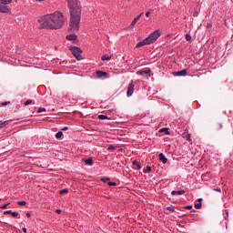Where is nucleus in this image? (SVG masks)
<instances>
[{
	"label": "nucleus",
	"instance_id": "2",
	"mask_svg": "<svg viewBox=\"0 0 233 233\" xmlns=\"http://www.w3.org/2000/svg\"><path fill=\"white\" fill-rule=\"evenodd\" d=\"M69 32H79V23H81V9L70 12Z\"/></svg>",
	"mask_w": 233,
	"mask_h": 233
},
{
	"label": "nucleus",
	"instance_id": "17",
	"mask_svg": "<svg viewBox=\"0 0 233 233\" xmlns=\"http://www.w3.org/2000/svg\"><path fill=\"white\" fill-rule=\"evenodd\" d=\"M177 76H187V69H183L181 71L177 72Z\"/></svg>",
	"mask_w": 233,
	"mask_h": 233
},
{
	"label": "nucleus",
	"instance_id": "6",
	"mask_svg": "<svg viewBox=\"0 0 233 233\" xmlns=\"http://www.w3.org/2000/svg\"><path fill=\"white\" fill-rule=\"evenodd\" d=\"M147 45H150V42L148 41V38H145L144 40L138 42L136 45V48H141V46H145Z\"/></svg>",
	"mask_w": 233,
	"mask_h": 233
},
{
	"label": "nucleus",
	"instance_id": "10",
	"mask_svg": "<svg viewBox=\"0 0 233 233\" xmlns=\"http://www.w3.org/2000/svg\"><path fill=\"white\" fill-rule=\"evenodd\" d=\"M133 167L135 170H141V164L137 162V160L133 161Z\"/></svg>",
	"mask_w": 233,
	"mask_h": 233
},
{
	"label": "nucleus",
	"instance_id": "25",
	"mask_svg": "<svg viewBox=\"0 0 233 233\" xmlns=\"http://www.w3.org/2000/svg\"><path fill=\"white\" fill-rule=\"evenodd\" d=\"M17 205H20V207H25V205H26V201H18Z\"/></svg>",
	"mask_w": 233,
	"mask_h": 233
},
{
	"label": "nucleus",
	"instance_id": "49",
	"mask_svg": "<svg viewBox=\"0 0 233 233\" xmlns=\"http://www.w3.org/2000/svg\"><path fill=\"white\" fill-rule=\"evenodd\" d=\"M35 1H37L38 3H43V1L45 0H35Z\"/></svg>",
	"mask_w": 233,
	"mask_h": 233
},
{
	"label": "nucleus",
	"instance_id": "36",
	"mask_svg": "<svg viewBox=\"0 0 233 233\" xmlns=\"http://www.w3.org/2000/svg\"><path fill=\"white\" fill-rule=\"evenodd\" d=\"M184 208H186L187 210H192V206L188 205V206H186Z\"/></svg>",
	"mask_w": 233,
	"mask_h": 233
},
{
	"label": "nucleus",
	"instance_id": "22",
	"mask_svg": "<svg viewBox=\"0 0 233 233\" xmlns=\"http://www.w3.org/2000/svg\"><path fill=\"white\" fill-rule=\"evenodd\" d=\"M56 139H59L61 137H63V133L61 131H58L56 134Z\"/></svg>",
	"mask_w": 233,
	"mask_h": 233
},
{
	"label": "nucleus",
	"instance_id": "41",
	"mask_svg": "<svg viewBox=\"0 0 233 233\" xmlns=\"http://www.w3.org/2000/svg\"><path fill=\"white\" fill-rule=\"evenodd\" d=\"M218 130H221L223 128V125L221 124H218Z\"/></svg>",
	"mask_w": 233,
	"mask_h": 233
},
{
	"label": "nucleus",
	"instance_id": "35",
	"mask_svg": "<svg viewBox=\"0 0 233 233\" xmlns=\"http://www.w3.org/2000/svg\"><path fill=\"white\" fill-rule=\"evenodd\" d=\"M107 150H112V151H114V150H116V147H114V146H109V147H107Z\"/></svg>",
	"mask_w": 233,
	"mask_h": 233
},
{
	"label": "nucleus",
	"instance_id": "9",
	"mask_svg": "<svg viewBox=\"0 0 233 233\" xmlns=\"http://www.w3.org/2000/svg\"><path fill=\"white\" fill-rule=\"evenodd\" d=\"M66 39H67V41H76V39H77V35H76V34L67 35Z\"/></svg>",
	"mask_w": 233,
	"mask_h": 233
},
{
	"label": "nucleus",
	"instance_id": "47",
	"mask_svg": "<svg viewBox=\"0 0 233 233\" xmlns=\"http://www.w3.org/2000/svg\"><path fill=\"white\" fill-rule=\"evenodd\" d=\"M32 215L30 213H26V218H30Z\"/></svg>",
	"mask_w": 233,
	"mask_h": 233
},
{
	"label": "nucleus",
	"instance_id": "21",
	"mask_svg": "<svg viewBox=\"0 0 233 233\" xmlns=\"http://www.w3.org/2000/svg\"><path fill=\"white\" fill-rule=\"evenodd\" d=\"M148 172H152V167L150 166H147L146 169L144 170L145 174H147Z\"/></svg>",
	"mask_w": 233,
	"mask_h": 233
},
{
	"label": "nucleus",
	"instance_id": "29",
	"mask_svg": "<svg viewBox=\"0 0 233 233\" xmlns=\"http://www.w3.org/2000/svg\"><path fill=\"white\" fill-rule=\"evenodd\" d=\"M59 194H68V189H61Z\"/></svg>",
	"mask_w": 233,
	"mask_h": 233
},
{
	"label": "nucleus",
	"instance_id": "24",
	"mask_svg": "<svg viewBox=\"0 0 233 233\" xmlns=\"http://www.w3.org/2000/svg\"><path fill=\"white\" fill-rule=\"evenodd\" d=\"M98 119H108V116H106V115H99Z\"/></svg>",
	"mask_w": 233,
	"mask_h": 233
},
{
	"label": "nucleus",
	"instance_id": "45",
	"mask_svg": "<svg viewBox=\"0 0 233 233\" xmlns=\"http://www.w3.org/2000/svg\"><path fill=\"white\" fill-rule=\"evenodd\" d=\"M22 230L24 233H26V228H23Z\"/></svg>",
	"mask_w": 233,
	"mask_h": 233
},
{
	"label": "nucleus",
	"instance_id": "40",
	"mask_svg": "<svg viewBox=\"0 0 233 233\" xmlns=\"http://www.w3.org/2000/svg\"><path fill=\"white\" fill-rule=\"evenodd\" d=\"M167 210H169L170 212H174V208L171 207H167Z\"/></svg>",
	"mask_w": 233,
	"mask_h": 233
},
{
	"label": "nucleus",
	"instance_id": "39",
	"mask_svg": "<svg viewBox=\"0 0 233 233\" xmlns=\"http://www.w3.org/2000/svg\"><path fill=\"white\" fill-rule=\"evenodd\" d=\"M213 190H214L215 192H221V188H219V187L214 188Z\"/></svg>",
	"mask_w": 233,
	"mask_h": 233
},
{
	"label": "nucleus",
	"instance_id": "16",
	"mask_svg": "<svg viewBox=\"0 0 233 233\" xmlns=\"http://www.w3.org/2000/svg\"><path fill=\"white\" fill-rule=\"evenodd\" d=\"M96 74L97 77H105V76H106V72H103V71H96Z\"/></svg>",
	"mask_w": 233,
	"mask_h": 233
},
{
	"label": "nucleus",
	"instance_id": "37",
	"mask_svg": "<svg viewBox=\"0 0 233 233\" xmlns=\"http://www.w3.org/2000/svg\"><path fill=\"white\" fill-rule=\"evenodd\" d=\"M150 12H152V9L146 13V17H150Z\"/></svg>",
	"mask_w": 233,
	"mask_h": 233
},
{
	"label": "nucleus",
	"instance_id": "4",
	"mask_svg": "<svg viewBox=\"0 0 233 233\" xmlns=\"http://www.w3.org/2000/svg\"><path fill=\"white\" fill-rule=\"evenodd\" d=\"M70 51L72 52L73 56H75V57H76V59L81 60L82 59V56L81 53L83 52L81 50V48L74 46L70 47Z\"/></svg>",
	"mask_w": 233,
	"mask_h": 233
},
{
	"label": "nucleus",
	"instance_id": "50",
	"mask_svg": "<svg viewBox=\"0 0 233 233\" xmlns=\"http://www.w3.org/2000/svg\"><path fill=\"white\" fill-rule=\"evenodd\" d=\"M199 203H201V201H203V198H198Z\"/></svg>",
	"mask_w": 233,
	"mask_h": 233
},
{
	"label": "nucleus",
	"instance_id": "13",
	"mask_svg": "<svg viewBox=\"0 0 233 233\" xmlns=\"http://www.w3.org/2000/svg\"><path fill=\"white\" fill-rule=\"evenodd\" d=\"M141 15H143V13L140 14L138 16H137L136 18H134V20L131 23V26H136V24L139 21V19H141Z\"/></svg>",
	"mask_w": 233,
	"mask_h": 233
},
{
	"label": "nucleus",
	"instance_id": "51",
	"mask_svg": "<svg viewBox=\"0 0 233 233\" xmlns=\"http://www.w3.org/2000/svg\"><path fill=\"white\" fill-rule=\"evenodd\" d=\"M127 1H130V0H127Z\"/></svg>",
	"mask_w": 233,
	"mask_h": 233
},
{
	"label": "nucleus",
	"instance_id": "31",
	"mask_svg": "<svg viewBox=\"0 0 233 233\" xmlns=\"http://www.w3.org/2000/svg\"><path fill=\"white\" fill-rule=\"evenodd\" d=\"M107 185L109 186V187H116V182H107Z\"/></svg>",
	"mask_w": 233,
	"mask_h": 233
},
{
	"label": "nucleus",
	"instance_id": "30",
	"mask_svg": "<svg viewBox=\"0 0 233 233\" xmlns=\"http://www.w3.org/2000/svg\"><path fill=\"white\" fill-rule=\"evenodd\" d=\"M201 207H203V204H201V202L195 205V208H197V209L201 208Z\"/></svg>",
	"mask_w": 233,
	"mask_h": 233
},
{
	"label": "nucleus",
	"instance_id": "7",
	"mask_svg": "<svg viewBox=\"0 0 233 233\" xmlns=\"http://www.w3.org/2000/svg\"><path fill=\"white\" fill-rule=\"evenodd\" d=\"M133 94H134V82L131 81L127 88V97H130Z\"/></svg>",
	"mask_w": 233,
	"mask_h": 233
},
{
	"label": "nucleus",
	"instance_id": "12",
	"mask_svg": "<svg viewBox=\"0 0 233 233\" xmlns=\"http://www.w3.org/2000/svg\"><path fill=\"white\" fill-rule=\"evenodd\" d=\"M159 160L162 161L164 163V165L167 163V161H168V159L167 158V157H165V154L160 153L158 155Z\"/></svg>",
	"mask_w": 233,
	"mask_h": 233
},
{
	"label": "nucleus",
	"instance_id": "32",
	"mask_svg": "<svg viewBox=\"0 0 233 233\" xmlns=\"http://www.w3.org/2000/svg\"><path fill=\"white\" fill-rule=\"evenodd\" d=\"M8 205H10V202H8L7 204H4L2 207H0V208L2 209L7 208Z\"/></svg>",
	"mask_w": 233,
	"mask_h": 233
},
{
	"label": "nucleus",
	"instance_id": "18",
	"mask_svg": "<svg viewBox=\"0 0 233 233\" xmlns=\"http://www.w3.org/2000/svg\"><path fill=\"white\" fill-rule=\"evenodd\" d=\"M110 59H112V56H102V61H110Z\"/></svg>",
	"mask_w": 233,
	"mask_h": 233
},
{
	"label": "nucleus",
	"instance_id": "34",
	"mask_svg": "<svg viewBox=\"0 0 233 233\" xmlns=\"http://www.w3.org/2000/svg\"><path fill=\"white\" fill-rule=\"evenodd\" d=\"M25 106H28V105H32V100H27L25 102Z\"/></svg>",
	"mask_w": 233,
	"mask_h": 233
},
{
	"label": "nucleus",
	"instance_id": "28",
	"mask_svg": "<svg viewBox=\"0 0 233 233\" xmlns=\"http://www.w3.org/2000/svg\"><path fill=\"white\" fill-rule=\"evenodd\" d=\"M186 40H187V41H192V35L187 34V35H186Z\"/></svg>",
	"mask_w": 233,
	"mask_h": 233
},
{
	"label": "nucleus",
	"instance_id": "27",
	"mask_svg": "<svg viewBox=\"0 0 233 233\" xmlns=\"http://www.w3.org/2000/svg\"><path fill=\"white\" fill-rule=\"evenodd\" d=\"M11 216H13V218H17L19 216V213L12 211Z\"/></svg>",
	"mask_w": 233,
	"mask_h": 233
},
{
	"label": "nucleus",
	"instance_id": "38",
	"mask_svg": "<svg viewBox=\"0 0 233 233\" xmlns=\"http://www.w3.org/2000/svg\"><path fill=\"white\" fill-rule=\"evenodd\" d=\"M5 216H6V214H12V210H6L4 212Z\"/></svg>",
	"mask_w": 233,
	"mask_h": 233
},
{
	"label": "nucleus",
	"instance_id": "1",
	"mask_svg": "<svg viewBox=\"0 0 233 233\" xmlns=\"http://www.w3.org/2000/svg\"><path fill=\"white\" fill-rule=\"evenodd\" d=\"M40 28H46L47 30H59L65 25V15L59 11L53 14L46 15L38 18Z\"/></svg>",
	"mask_w": 233,
	"mask_h": 233
},
{
	"label": "nucleus",
	"instance_id": "26",
	"mask_svg": "<svg viewBox=\"0 0 233 233\" xmlns=\"http://www.w3.org/2000/svg\"><path fill=\"white\" fill-rule=\"evenodd\" d=\"M101 181H103V183H108L110 181V178L104 177V178H101Z\"/></svg>",
	"mask_w": 233,
	"mask_h": 233
},
{
	"label": "nucleus",
	"instance_id": "23",
	"mask_svg": "<svg viewBox=\"0 0 233 233\" xmlns=\"http://www.w3.org/2000/svg\"><path fill=\"white\" fill-rule=\"evenodd\" d=\"M160 132H165V134H167V135L170 134V132L168 131V128H167V127L160 129Z\"/></svg>",
	"mask_w": 233,
	"mask_h": 233
},
{
	"label": "nucleus",
	"instance_id": "8",
	"mask_svg": "<svg viewBox=\"0 0 233 233\" xmlns=\"http://www.w3.org/2000/svg\"><path fill=\"white\" fill-rule=\"evenodd\" d=\"M7 4H0V13L2 14H8L9 10L6 6Z\"/></svg>",
	"mask_w": 233,
	"mask_h": 233
},
{
	"label": "nucleus",
	"instance_id": "48",
	"mask_svg": "<svg viewBox=\"0 0 233 233\" xmlns=\"http://www.w3.org/2000/svg\"><path fill=\"white\" fill-rule=\"evenodd\" d=\"M62 130H68V127H65Z\"/></svg>",
	"mask_w": 233,
	"mask_h": 233
},
{
	"label": "nucleus",
	"instance_id": "15",
	"mask_svg": "<svg viewBox=\"0 0 233 233\" xmlns=\"http://www.w3.org/2000/svg\"><path fill=\"white\" fill-rule=\"evenodd\" d=\"M84 163H85V165H88L89 167H92V165H94L92 158H87V159L84 160Z\"/></svg>",
	"mask_w": 233,
	"mask_h": 233
},
{
	"label": "nucleus",
	"instance_id": "5",
	"mask_svg": "<svg viewBox=\"0 0 233 233\" xmlns=\"http://www.w3.org/2000/svg\"><path fill=\"white\" fill-rule=\"evenodd\" d=\"M67 4L70 12H72V10H81V8H79V3L77 0H67Z\"/></svg>",
	"mask_w": 233,
	"mask_h": 233
},
{
	"label": "nucleus",
	"instance_id": "19",
	"mask_svg": "<svg viewBox=\"0 0 233 233\" xmlns=\"http://www.w3.org/2000/svg\"><path fill=\"white\" fill-rule=\"evenodd\" d=\"M12 3V0H0V4L2 5H10Z\"/></svg>",
	"mask_w": 233,
	"mask_h": 233
},
{
	"label": "nucleus",
	"instance_id": "44",
	"mask_svg": "<svg viewBox=\"0 0 233 233\" xmlns=\"http://www.w3.org/2000/svg\"><path fill=\"white\" fill-rule=\"evenodd\" d=\"M187 141H190V135H187Z\"/></svg>",
	"mask_w": 233,
	"mask_h": 233
},
{
	"label": "nucleus",
	"instance_id": "14",
	"mask_svg": "<svg viewBox=\"0 0 233 233\" xmlns=\"http://www.w3.org/2000/svg\"><path fill=\"white\" fill-rule=\"evenodd\" d=\"M137 76H143V75H148L150 74V69H147V70H140L137 72Z\"/></svg>",
	"mask_w": 233,
	"mask_h": 233
},
{
	"label": "nucleus",
	"instance_id": "43",
	"mask_svg": "<svg viewBox=\"0 0 233 233\" xmlns=\"http://www.w3.org/2000/svg\"><path fill=\"white\" fill-rule=\"evenodd\" d=\"M56 214H61V209H56Z\"/></svg>",
	"mask_w": 233,
	"mask_h": 233
},
{
	"label": "nucleus",
	"instance_id": "33",
	"mask_svg": "<svg viewBox=\"0 0 233 233\" xmlns=\"http://www.w3.org/2000/svg\"><path fill=\"white\" fill-rule=\"evenodd\" d=\"M41 112H46V109L45 107H40L38 113L40 114Z\"/></svg>",
	"mask_w": 233,
	"mask_h": 233
},
{
	"label": "nucleus",
	"instance_id": "46",
	"mask_svg": "<svg viewBox=\"0 0 233 233\" xmlns=\"http://www.w3.org/2000/svg\"><path fill=\"white\" fill-rule=\"evenodd\" d=\"M8 103H10V102H4L3 105H4L5 106H6V105H8Z\"/></svg>",
	"mask_w": 233,
	"mask_h": 233
},
{
	"label": "nucleus",
	"instance_id": "20",
	"mask_svg": "<svg viewBox=\"0 0 233 233\" xmlns=\"http://www.w3.org/2000/svg\"><path fill=\"white\" fill-rule=\"evenodd\" d=\"M8 121H0V128H5V127H6Z\"/></svg>",
	"mask_w": 233,
	"mask_h": 233
},
{
	"label": "nucleus",
	"instance_id": "11",
	"mask_svg": "<svg viewBox=\"0 0 233 233\" xmlns=\"http://www.w3.org/2000/svg\"><path fill=\"white\" fill-rule=\"evenodd\" d=\"M185 190L184 189H181V190H177V191H176V190H173L172 192H171V194H172V196H176V195H177V196H183V194H185Z\"/></svg>",
	"mask_w": 233,
	"mask_h": 233
},
{
	"label": "nucleus",
	"instance_id": "42",
	"mask_svg": "<svg viewBox=\"0 0 233 233\" xmlns=\"http://www.w3.org/2000/svg\"><path fill=\"white\" fill-rule=\"evenodd\" d=\"M207 28H212V23L208 24Z\"/></svg>",
	"mask_w": 233,
	"mask_h": 233
},
{
	"label": "nucleus",
	"instance_id": "3",
	"mask_svg": "<svg viewBox=\"0 0 233 233\" xmlns=\"http://www.w3.org/2000/svg\"><path fill=\"white\" fill-rule=\"evenodd\" d=\"M159 37H161V31L157 29L153 33L149 34L147 39L149 42V45H153V43H156Z\"/></svg>",
	"mask_w": 233,
	"mask_h": 233
}]
</instances>
